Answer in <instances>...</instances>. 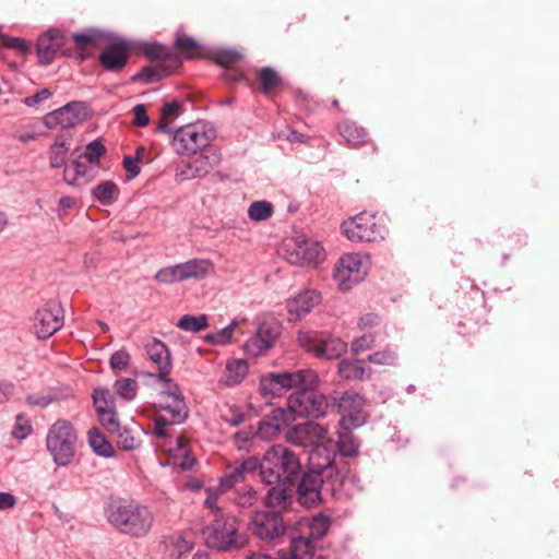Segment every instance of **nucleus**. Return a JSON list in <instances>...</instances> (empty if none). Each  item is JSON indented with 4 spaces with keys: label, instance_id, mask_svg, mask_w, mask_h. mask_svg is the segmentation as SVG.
Returning a JSON list of instances; mask_svg holds the SVG:
<instances>
[{
    "label": "nucleus",
    "instance_id": "obj_1",
    "mask_svg": "<svg viewBox=\"0 0 559 559\" xmlns=\"http://www.w3.org/2000/svg\"><path fill=\"white\" fill-rule=\"evenodd\" d=\"M332 451L324 447H314L308 454V468L297 480V498L307 508L317 506L322 499V491L335 495L347 485L344 472L333 466Z\"/></svg>",
    "mask_w": 559,
    "mask_h": 559
},
{
    "label": "nucleus",
    "instance_id": "obj_2",
    "mask_svg": "<svg viewBox=\"0 0 559 559\" xmlns=\"http://www.w3.org/2000/svg\"><path fill=\"white\" fill-rule=\"evenodd\" d=\"M104 514L115 530L133 538L145 537L154 523L147 506L123 498H109L104 506Z\"/></svg>",
    "mask_w": 559,
    "mask_h": 559
},
{
    "label": "nucleus",
    "instance_id": "obj_3",
    "mask_svg": "<svg viewBox=\"0 0 559 559\" xmlns=\"http://www.w3.org/2000/svg\"><path fill=\"white\" fill-rule=\"evenodd\" d=\"M297 454L283 444L272 445L260 460V477L265 485H296L301 475Z\"/></svg>",
    "mask_w": 559,
    "mask_h": 559
},
{
    "label": "nucleus",
    "instance_id": "obj_4",
    "mask_svg": "<svg viewBox=\"0 0 559 559\" xmlns=\"http://www.w3.org/2000/svg\"><path fill=\"white\" fill-rule=\"evenodd\" d=\"M330 528V520L323 514L305 519L299 523V534L292 535L290 547L287 551L297 559H312L316 552V542L320 540Z\"/></svg>",
    "mask_w": 559,
    "mask_h": 559
},
{
    "label": "nucleus",
    "instance_id": "obj_5",
    "mask_svg": "<svg viewBox=\"0 0 559 559\" xmlns=\"http://www.w3.org/2000/svg\"><path fill=\"white\" fill-rule=\"evenodd\" d=\"M78 433L67 419H58L51 425L46 437V447L58 466L69 465L75 454Z\"/></svg>",
    "mask_w": 559,
    "mask_h": 559
},
{
    "label": "nucleus",
    "instance_id": "obj_6",
    "mask_svg": "<svg viewBox=\"0 0 559 559\" xmlns=\"http://www.w3.org/2000/svg\"><path fill=\"white\" fill-rule=\"evenodd\" d=\"M207 547L218 551H233L245 547L247 537L239 533L238 522L234 516L216 518L213 524L203 530Z\"/></svg>",
    "mask_w": 559,
    "mask_h": 559
},
{
    "label": "nucleus",
    "instance_id": "obj_7",
    "mask_svg": "<svg viewBox=\"0 0 559 559\" xmlns=\"http://www.w3.org/2000/svg\"><path fill=\"white\" fill-rule=\"evenodd\" d=\"M353 428H342L338 432L336 442H325L318 444L317 447H324L326 450L332 451L333 454V466L337 468V472H344V480L354 487L360 488L359 478L352 473L349 463L345 461L347 457H356L359 453L360 443L352 432Z\"/></svg>",
    "mask_w": 559,
    "mask_h": 559
},
{
    "label": "nucleus",
    "instance_id": "obj_8",
    "mask_svg": "<svg viewBox=\"0 0 559 559\" xmlns=\"http://www.w3.org/2000/svg\"><path fill=\"white\" fill-rule=\"evenodd\" d=\"M171 147L178 155H197L199 151L210 146L214 130L206 129L204 123H191L173 130Z\"/></svg>",
    "mask_w": 559,
    "mask_h": 559
},
{
    "label": "nucleus",
    "instance_id": "obj_9",
    "mask_svg": "<svg viewBox=\"0 0 559 559\" xmlns=\"http://www.w3.org/2000/svg\"><path fill=\"white\" fill-rule=\"evenodd\" d=\"M299 345L318 358L338 359L347 352V344L338 336L325 331H300Z\"/></svg>",
    "mask_w": 559,
    "mask_h": 559
},
{
    "label": "nucleus",
    "instance_id": "obj_10",
    "mask_svg": "<svg viewBox=\"0 0 559 559\" xmlns=\"http://www.w3.org/2000/svg\"><path fill=\"white\" fill-rule=\"evenodd\" d=\"M331 407L340 415L342 428H359L366 423L362 411L364 399L355 391H333L330 395Z\"/></svg>",
    "mask_w": 559,
    "mask_h": 559
},
{
    "label": "nucleus",
    "instance_id": "obj_11",
    "mask_svg": "<svg viewBox=\"0 0 559 559\" xmlns=\"http://www.w3.org/2000/svg\"><path fill=\"white\" fill-rule=\"evenodd\" d=\"M289 409L294 412L295 417L320 418L324 417L326 409L331 406L330 399L324 396L313 388L301 389L290 394L288 397Z\"/></svg>",
    "mask_w": 559,
    "mask_h": 559
},
{
    "label": "nucleus",
    "instance_id": "obj_12",
    "mask_svg": "<svg viewBox=\"0 0 559 559\" xmlns=\"http://www.w3.org/2000/svg\"><path fill=\"white\" fill-rule=\"evenodd\" d=\"M342 230L345 236L353 242H372L384 239L386 230L383 226H379L376 216L361 212L353 218L343 222Z\"/></svg>",
    "mask_w": 559,
    "mask_h": 559
},
{
    "label": "nucleus",
    "instance_id": "obj_13",
    "mask_svg": "<svg viewBox=\"0 0 559 559\" xmlns=\"http://www.w3.org/2000/svg\"><path fill=\"white\" fill-rule=\"evenodd\" d=\"M88 116V107L85 102L73 100L64 106L48 112L43 123L48 129L60 127L63 130L74 128L83 122Z\"/></svg>",
    "mask_w": 559,
    "mask_h": 559
},
{
    "label": "nucleus",
    "instance_id": "obj_14",
    "mask_svg": "<svg viewBox=\"0 0 559 559\" xmlns=\"http://www.w3.org/2000/svg\"><path fill=\"white\" fill-rule=\"evenodd\" d=\"M361 257L357 253L342 255L333 270V277L341 290H349L366 276Z\"/></svg>",
    "mask_w": 559,
    "mask_h": 559
},
{
    "label": "nucleus",
    "instance_id": "obj_15",
    "mask_svg": "<svg viewBox=\"0 0 559 559\" xmlns=\"http://www.w3.org/2000/svg\"><path fill=\"white\" fill-rule=\"evenodd\" d=\"M250 528L261 540H275L286 533V525L280 511H257L251 519Z\"/></svg>",
    "mask_w": 559,
    "mask_h": 559
},
{
    "label": "nucleus",
    "instance_id": "obj_16",
    "mask_svg": "<svg viewBox=\"0 0 559 559\" xmlns=\"http://www.w3.org/2000/svg\"><path fill=\"white\" fill-rule=\"evenodd\" d=\"M93 405L98 420L107 431L119 430L116 400L108 388H96L92 393Z\"/></svg>",
    "mask_w": 559,
    "mask_h": 559
},
{
    "label": "nucleus",
    "instance_id": "obj_17",
    "mask_svg": "<svg viewBox=\"0 0 559 559\" xmlns=\"http://www.w3.org/2000/svg\"><path fill=\"white\" fill-rule=\"evenodd\" d=\"M63 325V310L59 302L48 301L39 308L34 318V328L38 338L46 340Z\"/></svg>",
    "mask_w": 559,
    "mask_h": 559
},
{
    "label": "nucleus",
    "instance_id": "obj_18",
    "mask_svg": "<svg viewBox=\"0 0 559 559\" xmlns=\"http://www.w3.org/2000/svg\"><path fill=\"white\" fill-rule=\"evenodd\" d=\"M200 152V155H197L183 169L176 174L177 181L203 178L211 171V169L219 164L221 156L214 147H211V145Z\"/></svg>",
    "mask_w": 559,
    "mask_h": 559
},
{
    "label": "nucleus",
    "instance_id": "obj_19",
    "mask_svg": "<svg viewBox=\"0 0 559 559\" xmlns=\"http://www.w3.org/2000/svg\"><path fill=\"white\" fill-rule=\"evenodd\" d=\"M106 39L112 44L104 49L98 58L102 68L109 72H120L124 69L129 60V48L124 40L112 35L106 34Z\"/></svg>",
    "mask_w": 559,
    "mask_h": 559
},
{
    "label": "nucleus",
    "instance_id": "obj_20",
    "mask_svg": "<svg viewBox=\"0 0 559 559\" xmlns=\"http://www.w3.org/2000/svg\"><path fill=\"white\" fill-rule=\"evenodd\" d=\"M275 382V389H277L278 394H281L282 390H290V389H309L314 388L318 383V376L311 369H299L296 371H284L273 373V380Z\"/></svg>",
    "mask_w": 559,
    "mask_h": 559
},
{
    "label": "nucleus",
    "instance_id": "obj_21",
    "mask_svg": "<svg viewBox=\"0 0 559 559\" xmlns=\"http://www.w3.org/2000/svg\"><path fill=\"white\" fill-rule=\"evenodd\" d=\"M260 473V460L257 456L237 460L227 466L226 473L219 478V488L229 490L236 484L246 480L247 476Z\"/></svg>",
    "mask_w": 559,
    "mask_h": 559
},
{
    "label": "nucleus",
    "instance_id": "obj_22",
    "mask_svg": "<svg viewBox=\"0 0 559 559\" xmlns=\"http://www.w3.org/2000/svg\"><path fill=\"white\" fill-rule=\"evenodd\" d=\"M278 335L276 323L263 322L259 324L257 332L245 343L243 350L247 355L258 357L273 347Z\"/></svg>",
    "mask_w": 559,
    "mask_h": 559
},
{
    "label": "nucleus",
    "instance_id": "obj_23",
    "mask_svg": "<svg viewBox=\"0 0 559 559\" xmlns=\"http://www.w3.org/2000/svg\"><path fill=\"white\" fill-rule=\"evenodd\" d=\"M326 433V429L312 420H307L295 425L287 433V440L294 445L312 447L318 445V441Z\"/></svg>",
    "mask_w": 559,
    "mask_h": 559
},
{
    "label": "nucleus",
    "instance_id": "obj_24",
    "mask_svg": "<svg viewBox=\"0 0 559 559\" xmlns=\"http://www.w3.org/2000/svg\"><path fill=\"white\" fill-rule=\"evenodd\" d=\"M321 294L314 289H305L286 302L288 321L296 322L309 314L321 302Z\"/></svg>",
    "mask_w": 559,
    "mask_h": 559
},
{
    "label": "nucleus",
    "instance_id": "obj_25",
    "mask_svg": "<svg viewBox=\"0 0 559 559\" xmlns=\"http://www.w3.org/2000/svg\"><path fill=\"white\" fill-rule=\"evenodd\" d=\"M63 46V34L61 31L51 28L43 33L36 43V52L40 64L52 62L57 51Z\"/></svg>",
    "mask_w": 559,
    "mask_h": 559
},
{
    "label": "nucleus",
    "instance_id": "obj_26",
    "mask_svg": "<svg viewBox=\"0 0 559 559\" xmlns=\"http://www.w3.org/2000/svg\"><path fill=\"white\" fill-rule=\"evenodd\" d=\"M264 496V504L271 511H280L281 514L288 510L293 503V489L295 485L276 483L271 485Z\"/></svg>",
    "mask_w": 559,
    "mask_h": 559
},
{
    "label": "nucleus",
    "instance_id": "obj_27",
    "mask_svg": "<svg viewBox=\"0 0 559 559\" xmlns=\"http://www.w3.org/2000/svg\"><path fill=\"white\" fill-rule=\"evenodd\" d=\"M145 348L147 356L158 368L156 379H164L165 376L169 374L173 368L171 356L167 345L164 342L154 338L146 344ZM153 376L155 377V374Z\"/></svg>",
    "mask_w": 559,
    "mask_h": 559
},
{
    "label": "nucleus",
    "instance_id": "obj_28",
    "mask_svg": "<svg viewBox=\"0 0 559 559\" xmlns=\"http://www.w3.org/2000/svg\"><path fill=\"white\" fill-rule=\"evenodd\" d=\"M337 372L345 380H365L371 374V369L366 367V360L362 359H342L338 364Z\"/></svg>",
    "mask_w": 559,
    "mask_h": 559
},
{
    "label": "nucleus",
    "instance_id": "obj_29",
    "mask_svg": "<svg viewBox=\"0 0 559 559\" xmlns=\"http://www.w3.org/2000/svg\"><path fill=\"white\" fill-rule=\"evenodd\" d=\"M87 440L93 452L102 457L115 456V449L111 442L105 437L99 428L93 427L87 432Z\"/></svg>",
    "mask_w": 559,
    "mask_h": 559
},
{
    "label": "nucleus",
    "instance_id": "obj_30",
    "mask_svg": "<svg viewBox=\"0 0 559 559\" xmlns=\"http://www.w3.org/2000/svg\"><path fill=\"white\" fill-rule=\"evenodd\" d=\"M142 53L150 60H165L170 62L180 63L179 58L173 50L159 43H142L140 45Z\"/></svg>",
    "mask_w": 559,
    "mask_h": 559
},
{
    "label": "nucleus",
    "instance_id": "obj_31",
    "mask_svg": "<svg viewBox=\"0 0 559 559\" xmlns=\"http://www.w3.org/2000/svg\"><path fill=\"white\" fill-rule=\"evenodd\" d=\"M337 131L340 135L353 146L365 143L367 139V131L354 121L345 120L340 122L337 124Z\"/></svg>",
    "mask_w": 559,
    "mask_h": 559
},
{
    "label": "nucleus",
    "instance_id": "obj_32",
    "mask_svg": "<svg viewBox=\"0 0 559 559\" xmlns=\"http://www.w3.org/2000/svg\"><path fill=\"white\" fill-rule=\"evenodd\" d=\"M186 280H202L213 270V264L206 259H191L181 263Z\"/></svg>",
    "mask_w": 559,
    "mask_h": 559
},
{
    "label": "nucleus",
    "instance_id": "obj_33",
    "mask_svg": "<svg viewBox=\"0 0 559 559\" xmlns=\"http://www.w3.org/2000/svg\"><path fill=\"white\" fill-rule=\"evenodd\" d=\"M170 401L159 404L162 411L167 412L173 419V424H182L189 415V408L182 394L168 397Z\"/></svg>",
    "mask_w": 559,
    "mask_h": 559
},
{
    "label": "nucleus",
    "instance_id": "obj_34",
    "mask_svg": "<svg viewBox=\"0 0 559 559\" xmlns=\"http://www.w3.org/2000/svg\"><path fill=\"white\" fill-rule=\"evenodd\" d=\"M182 111V104L179 100L174 99L165 103L160 109L162 119L157 123L156 130L163 133H171L173 129L169 127V122L178 118Z\"/></svg>",
    "mask_w": 559,
    "mask_h": 559
},
{
    "label": "nucleus",
    "instance_id": "obj_35",
    "mask_svg": "<svg viewBox=\"0 0 559 559\" xmlns=\"http://www.w3.org/2000/svg\"><path fill=\"white\" fill-rule=\"evenodd\" d=\"M92 195L103 205H111L118 200L119 189L114 181L107 180L95 186Z\"/></svg>",
    "mask_w": 559,
    "mask_h": 559
},
{
    "label": "nucleus",
    "instance_id": "obj_36",
    "mask_svg": "<svg viewBox=\"0 0 559 559\" xmlns=\"http://www.w3.org/2000/svg\"><path fill=\"white\" fill-rule=\"evenodd\" d=\"M227 374L222 380L226 386L238 385L248 373V364L245 359H236L227 362Z\"/></svg>",
    "mask_w": 559,
    "mask_h": 559
},
{
    "label": "nucleus",
    "instance_id": "obj_37",
    "mask_svg": "<svg viewBox=\"0 0 559 559\" xmlns=\"http://www.w3.org/2000/svg\"><path fill=\"white\" fill-rule=\"evenodd\" d=\"M88 166L85 163L74 159L71 163V168L66 166L63 171V179L69 186H80V179L84 182L88 181Z\"/></svg>",
    "mask_w": 559,
    "mask_h": 559
},
{
    "label": "nucleus",
    "instance_id": "obj_38",
    "mask_svg": "<svg viewBox=\"0 0 559 559\" xmlns=\"http://www.w3.org/2000/svg\"><path fill=\"white\" fill-rule=\"evenodd\" d=\"M259 81L261 84V92L264 95H269L283 83L282 78L272 67H264L259 71Z\"/></svg>",
    "mask_w": 559,
    "mask_h": 559
},
{
    "label": "nucleus",
    "instance_id": "obj_39",
    "mask_svg": "<svg viewBox=\"0 0 559 559\" xmlns=\"http://www.w3.org/2000/svg\"><path fill=\"white\" fill-rule=\"evenodd\" d=\"M139 389V383L132 378H121L115 381V393L122 400L131 402L135 399Z\"/></svg>",
    "mask_w": 559,
    "mask_h": 559
},
{
    "label": "nucleus",
    "instance_id": "obj_40",
    "mask_svg": "<svg viewBox=\"0 0 559 559\" xmlns=\"http://www.w3.org/2000/svg\"><path fill=\"white\" fill-rule=\"evenodd\" d=\"M177 326L187 332L198 333L209 326L207 316L185 314L179 319Z\"/></svg>",
    "mask_w": 559,
    "mask_h": 559
},
{
    "label": "nucleus",
    "instance_id": "obj_41",
    "mask_svg": "<svg viewBox=\"0 0 559 559\" xmlns=\"http://www.w3.org/2000/svg\"><path fill=\"white\" fill-rule=\"evenodd\" d=\"M155 280L163 284H174L183 282L185 276L182 272L181 263L169 265L157 271Z\"/></svg>",
    "mask_w": 559,
    "mask_h": 559
},
{
    "label": "nucleus",
    "instance_id": "obj_42",
    "mask_svg": "<svg viewBox=\"0 0 559 559\" xmlns=\"http://www.w3.org/2000/svg\"><path fill=\"white\" fill-rule=\"evenodd\" d=\"M296 254L302 263H318L322 255V248L318 243L304 241L297 246Z\"/></svg>",
    "mask_w": 559,
    "mask_h": 559
},
{
    "label": "nucleus",
    "instance_id": "obj_43",
    "mask_svg": "<svg viewBox=\"0 0 559 559\" xmlns=\"http://www.w3.org/2000/svg\"><path fill=\"white\" fill-rule=\"evenodd\" d=\"M106 152L107 150L103 141L95 139L86 144L85 152L81 153L79 158H85L90 164H98Z\"/></svg>",
    "mask_w": 559,
    "mask_h": 559
},
{
    "label": "nucleus",
    "instance_id": "obj_44",
    "mask_svg": "<svg viewBox=\"0 0 559 559\" xmlns=\"http://www.w3.org/2000/svg\"><path fill=\"white\" fill-rule=\"evenodd\" d=\"M273 214V205L267 201H254L248 209V216L251 221L262 222L271 217Z\"/></svg>",
    "mask_w": 559,
    "mask_h": 559
},
{
    "label": "nucleus",
    "instance_id": "obj_45",
    "mask_svg": "<svg viewBox=\"0 0 559 559\" xmlns=\"http://www.w3.org/2000/svg\"><path fill=\"white\" fill-rule=\"evenodd\" d=\"M165 70L156 67L145 66L138 73L131 76L133 82H143L145 84L159 82L165 76Z\"/></svg>",
    "mask_w": 559,
    "mask_h": 559
},
{
    "label": "nucleus",
    "instance_id": "obj_46",
    "mask_svg": "<svg viewBox=\"0 0 559 559\" xmlns=\"http://www.w3.org/2000/svg\"><path fill=\"white\" fill-rule=\"evenodd\" d=\"M237 322L234 320L225 328L205 335L204 340L212 345H225L231 340Z\"/></svg>",
    "mask_w": 559,
    "mask_h": 559
},
{
    "label": "nucleus",
    "instance_id": "obj_47",
    "mask_svg": "<svg viewBox=\"0 0 559 559\" xmlns=\"http://www.w3.org/2000/svg\"><path fill=\"white\" fill-rule=\"evenodd\" d=\"M175 46L189 59L198 57V50L202 48V46L193 37L190 36L177 37L175 40Z\"/></svg>",
    "mask_w": 559,
    "mask_h": 559
},
{
    "label": "nucleus",
    "instance_id": "obj_48",
    "mask_svg": "<svg viewBox=\"0 0 559 559\" xmlns=\"http://www.w3.org/2000/svg\"><path fill=\"white\" fill-rule=\"evenodd\" d=\"M270 421L275 426H280V431L284 429L290 421L295 420L296 417L294 412L289 409V405L287 404V408H275L272 409L269 415Z\"/></svg>",
    "mask_w": 559,
    "mask_h": 559
},
{
    "label": "nucleus",
    "instance_id": "obj_49",
    "mask_svg": "<svg viewBox=\"0 0 559 559\" xmlns=\"http://www.w3.org/2000/svg\"><path fill=\"white\" fill-rule=\"evenodd\" d=\"M3 46L17 51L22 56H27L32 52L29 44L22 37H13L7 34L0 33Z\"/></svg>",
    "mask_w": 559,
    "mask_h": 559
},
{
    "label": "nucleus",
    "instance_id": "obj_50",
    "mask_svg": "<svg viewBox=\"0 0 559 559\" xmlns=\"http://www.w3.org/2000/svg\"><path fill=\"white\" fill-rule=\"evenodd\" d=\"M234 501L240 508H250L258 501V492L253 487H243L236 492Z\"/></svg>",
    "mask_w": 559,
    "mask_h": 559
},
{
    "label": "nucleus",
    "instance_id": "obj_51",
    "mask_svg": "<svg viewBox=\"0 0 559 559\" xmlns=\"http://www.w3.org/2000/svg\"><path fill=\"white\" fill-rule=\"evenodd\" d=\"M397 359V355L391 348H385L383 350L374 352L368 356L366 362L382 365V366H391Z\"/></svg>",
    "mask_w": 559,
    "mask_h": 559
},
{
    "label": "nucleus",
    "instance_id": "obj_52",
    "mask_svg": "<svg viewBox=\"0 0 559 559\" xmlns=\"http://www.w3.org/2000/svg\"><path fill=\"white\" fill-rule=\"evenodd\" d=\"M241 57H242L241 53L238 52L237 50L224 48V49H217L214 52L213 60L217 64L227 68L228 66H231V64L236 63L238 60H240Z\"/></svg>",
    "mask_w": 559,
    "mask_h": 559
},
{
    "label": "nucleus",
    "instance_id": "obj_53",
    "mask_svg": "<svg viewBox=\"0 0 559 559\" xmlns=\"http://www.w3.org/2000/svg\"><path fill=\"white\" fill-rule=\"evenodd\" d=\"M118 437V447L124 451H131L138 447L135 438L131 435L129 429L121 427L119 424L118 431H109Z\"/></svg>",
    "mask_w": 559,
    "mask_h": 559
},
{
    "label": "nucleus",
    "instance_id": "obj_54",
    "mask_svg": "<svg viewBox=\"0 0 559 559\" xmlns=\"http://www.w3.org/2000/svg\"><path fill=\"white\" fill-rule=\"evenodd\" d=\"M280 432V426L273 425L270 418L265 416L262 418L257 427L255 435L262 439H272Z\"/></svg>",
    "mask_w": 559,
    "mask_h": 559
},
{
    "label": "nucleus",
    "instance_id": "obj_55",
    "mask_svg": "<svg viewBox=\"0 0 559 559\" xmlns=\"http://www.w3.org/2000/svg\"><path fill=\"white\" fill-rule=\"evenodd\" d=\"M33 431L32 425L24 418L22 414L16 415L15 424L12 429V436L15 439L23 440Z\"/></svg>",
    "mask_w": 559,
    "mask_h": 559
},
{
    "label": "nucleus",
    "instance_id": "obj_56",
    "mask_svg": "<svg viewBox=\"0 0 559 559\" xmlns=\"http://www.w3.org/2000/svg\"><path fill=\"white\" fill-rule=\"evenodd\" d=\"M130 364V355L124 349L115 352L109 359L110 368L114 371L124 370Z\"/></svg>",
    "mask_w": 559,
    "mask_h": 559
},
{
    "label": "nucleus",
    "instance_id": "obj_57",
    "mask_svg": "<svg viewBox=\"0 0 559 559\" xmlns=\"http://www.w3.org/2000/svg\"><path fill=\"white\" fill-rule=\"evenodd\" d=\"M103 37L106 38V35L96 29H91L88 33H75L72 36L75 44L82 46L94 45Z\"/></svg>",
    "mask_w": 559,
    "mask_h": 559
},
{
    "label": "nucleus",
    "instance_id": "obj_58",
    "mask_svg": "<svg viewBox=\"0 0 559 559\" xmlns=\"http://www.w3.org/2000/svg\"><path fill=\"white\" fill-rule=\"evenodd\" d=\"M376 337L373 334H364L359 337H356L350 345V350L353 354L357 355L361 352L368 350L374 344Z\"/></svg>",
    "mask_w": 559,
    "mask_h": 559
},
{
    "label": "nucleus",
    "instance_id": "obj_59",
    "mask_svg": "<svg viewBox=\"0 0 559 559\" xmlns=\"http://www.w3.org/2000/svg\"><path fill=\"white\" fill-rule=\"evenodd\" d=\"M69 150L68 148H49V165L51 168L57 169L64 167L68 157Z\"/></svg>",
    "mask_w": 559,
    "mask_h": 559
},
{
    "label": "nucleus",
    "instance_id": "obj_60",
    "mask_svg": "<svg viewBox=\"0 0 559 559\" xmlns=\"http://www.w3.org/2000/svg\"><path fill=\"white\" fill-rule=\"evenodd\" d=\"M139 163H140V158L139 157H133V156H130V155H126L123 157V167L127 171V178L128 180H132L134 179L135 177H138L141 173V168L139 166Z\"/></svg>",
    "mask_w": 559,
    "mask_h": 559
},
{
    "label": "nucleus",
    "instance_id": "obj_61",
    "mask_svg": "<svg viewBox=\"0 0 559 559\" xmlns=\"http://www.w3.org/2000/svg\"><path fill=\"white\" fill-rule=\"evenodd\" d=\"M157 381L163 383V389L159 393L160 396L173 397L182 394L178 383H176L168 376H165L164 379H157Z\"/></svg>",
    "mask_w": 559,
    "mask_h": 559
},
{
    "label": "nucleus",
    "instance_id": "obj_62",
    "mask_svg": "<svg viewBox=\"0 0 559 559\" xmlns=\"http://www.w3.org/2000/svg\"><path fill=\"white\" fill-rule=\"evenodd\" d=\"M273 380V373H270L266 377H262L260 380V392L264 397H274L278 394L277 389H275V382Z\"/></svg>",
    "mask_w": 559,
    "mask_h": 559
},
{
    "label": "nucleus",
    "instance_id": "obj_63",
    "mask_svg": "<svg viewBox=\"0 0 559 559\" xmlns=\"http://www.w3.org/2000/svg\"><path fill=\"white\" fill-rule=\"evenodd\" d=\"M51 96H52V93L48 88H41L38 92H36L34 95L25 97L23 103L27 107H34V106L38 105L39 103L50 98Z\"/></svg>",
    "mask_w": 559,
    "mask_h": 559
},
{
    "label": "nucleus",
    "instance_id": "obj_64",
    "mask_svg": "<svg viewBox=\"0 0 559 559\" xmlns=\"http://www.w3.org/2000/svg\"><path fill=\"white\" fill-rule=\"evenodd\" d=\"M134 119L133 124L136 127H145L150 122L146 107L143 104H139L133 108Z\"/></svg>",
    "mask_w": 559,
    "mask_h": 559
}]
</instances>
